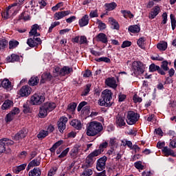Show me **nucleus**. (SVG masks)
<instances>
[{"label": "nucleus", "mask_w": 176, "mask_h": 176, "mask_svg": "<svg viewBox=\"0 0 176 176\" xmlns=\"http://www.w3.org/2000/svg\"><path fill=\"white\" fill-rule=\"evenodd\" d=\"M102 130H104V127L101 122L92 121L87 126L86 134L88 137H96V135H100Z\"/></svg>", "instance_id": "obj_1"}, {"label": "nucleus", "mask_w": 176, "mask_h": 176, "mask_svg": "<svg viewBox=\"0 0 176 176\" xmlns=\"http://www.w3.org/2000/svg\"><path fill=\"white\" fill-rule=\"evenodd\" d=\"M132 72L135 76H138V75H142L145 72V65H144L140 61H134L132 63Z\"/></svg>", "instance_id": "obj_2"}, {"label": "nucleus", "mask_w": 176, "mask_h": 176, "mask_svg": "<svg viewBox=\"0 0 176 176\" xmlns=\"http://www.w3.org/2000/svg\"><path fill=\"white\" fill-rule=\"evenodd\" d=\"M74 72L72 67L68 66H64L61 69L59 67H55L54 69V76H65V75H69L72 72Z\"/></svg>", "instance_id": "obj_3"}, {"label": "nucleus", "mask_w": 176, "mask_h": 176, "mask_svg": "<svg viewBox=\"0 0 176 176\" xmlns=\"http://www.w3.org/2000/svg\"><path fill=\"white\" fill-rule=\"evenodd\" d=\"M139 119L140 115H138V113L133 111H129L127 112L126 120L127 124H135V123H137V122H138Z\"/></svg>", "instance_id": "obj_4"}, {"label": "nucleus", "mask_w": 176, "mask_h": 176, "mask_svg": "<svg viewBox=\"0 0 176 176\" xmlns=\"http://www.w3.org/2000/svg\"><path fill=\"white\" fill-rule=\"evenodd\" d=\"M13 144H14V142L12 140L6 138L0 140V154L3 153V152H6V150L9 149V146H10V145H13Z\"/></svg>", "instance_id": "obj_5"}, {"label": "nucleus", "mask_w": 176, "mask_h": 176, "mask_svg": "<svg viewBox=\"0 0 176 176\" xmlns=\"http://www.w3.org/2000/svg\"><path fill=\"white\" fill-rule=\"evenodd\" d=\"M45 101V96L34 94L30 98V102L32 105H41Z\"/></svg>", "instance_id": "obj_6"}, {"label": "nucleus", "mask_w": 176, "mask_h": 176, "mask_svg": "<svg viewBox=\"0 0 176 176\" xmlns=\"http://www.w3.org/2000/svg\"><path fill=\"white\" fill-rule=\"evenodd\" d=\"M107 158L106 156L100 157L97 161L96 168L98 171H102L105 168V164L107 163Z\"/></svg>", "instance_id": "obj_7"}, {"label": "nucleus", "mask_w": 176, "mask_h": 176, "mask_svg": "<svg viewBox=\"0 0 176 176\" xmlns=\"http://www.w3.org/2000/svg\"><path fill=\"white\" fill-rule=\"evenodd\" d=\"M68 122V118L66 117H62L59 119L58 122V129L60 133H64V129L66 127V123Z\"/></svg>", "instance_id": "obj_8"}, {"label": "nucleus", "mask_w": 176, "mask_h": 176, "mask_svg": "<svg viewBox=\"0 0 176 176\" xmlns=\"http://www.w3.org/2000/svg\"><path fill=\"white\" fill-rule=\"evenodd\" d=\"M79 152H83V146L76 144L70 151V156H72V157H76Z\"/></svg>", "instance_id": "obj_9"}, {"label": "nucleus", "mask_w": 176, "mask_h": 176, "mask_svg": "<svg viewBox=\"0 0 176 176\" xmlns=\"http://www.w3.org/2000/svg\"><path fill=\"white\" fill-rule=\"evenodd\" d=\"M0 87H3V89H5L6 90H7V91H10V90L13 89V87L12 86V82L6 78L3 79L1 81Z\"/></svg>", "instance_id": "obj_10"}, {"label": "nucleus", "mask_w": 176, "mask_h": 176, "mask_svg": "<svg viewBox=\"0 0 176 176\" xmlns=\"http://www.w3.org/2000/svg\"><path fill=\"white\" fill-rule=\"evenodd\" d=\"M68 14H71V11L67 10L58 12L54 14V19H55V20H61V19H63L65 16H68Z\"/></svg>", "instance_id": "obj_11"}, {"label": "nucleus", "mask_w": 176, "mask_h": 176, "mask_svg": "<svg viewBox=\"0 0 176 176\" xmlns=\"http://www.w3.org/2000/svg\"><path fill=\"white\" fill-rule=\"evenodd\" d=\"M112 91L109 89H104L102 92V98L109 101V102H112Z\"/></svg>", "instance_id": "obj_12"}, {"label": "nucleus", "mask_w": 176, "mask_h": 176, "mask_svg": "<svg viewBox=\"0 0 176 176\" xmlns=\"http://www.w3.org/2000/svg\"><path fill=\"white\" fill-rule=\"evenodd\" d=\"M19 94L21 97H28L31 94V87L29 86H23L19 91Z\"/></svg>", "instance_id": "obj_13"}, {"label": "nucleus", "mask_w": 176, "mask_h": 176, "mask_svg": "<svg viewBox=\"0 0 176 176\" xmlns=\"http://www.w3.org/2000/svg\"><path fill=\"white\" fill-rule=\"evenodd\" d=\"M27 137V131L25 129H23L19 131L14 136V140L15 141H20L23 140V138H25Z\"/></svg>", "instance_id": "obj_14"}, {"label": "nucleus", "mask_w": 176, "mask_h": 176, "mask_svg": "<svg viewBox=\"0 0 176 176\" xmlns=\"http://www.w3.org/2000/svg\"><path fill=\"white\" fill-rule=\"evenodd\" d=\"M105 85L112 89H116L118 84H116V80L114 78H108L105 80Z\"/></svg>", "instance_id": "obj_15"}, {"label": "nucleus", "mask_w": 176, "mask_h": 176, "mask_svg": "<svg viewBox=\"0 0 176 176\" xmlns=\"http://www.w3.org/2000/svg\"><path fill=\"white\" fill-rule=\"evenodd\" d=\"M39 164H41V158H35L34 160H32L28 165V171H29V170H31L32 167H37L38 166H39Z\"/></svg>", "instance_id": "obj_16"}, {"label": "nucleus", "mask_w": 176, "mask_h": 176, "mask_svg": "<svg viewBox=\"0 0 176 176\" xmlns=\"http://www.w3.org/2000/svg\"><path fill=\"white\" fill-rule=\"evenodd\" d=\"M162 152L165 156L168 157V156H173V157H176V154L174 152V151L171 150V148H168L167 146H165L162 148Z\"/></svg>", "instance_id": "obj_17"}, {"label": "nucleus", "mask_w": 176, "mask_h": 176, "mask_svg": "<svg viewBox=\"0 0 176 176\" xmlns=\"http://www.w3.org/2000/svg\"><path fill=\"white\" fill-rule=\"evenodd\" d=\"M39 25L38 24H34L32 26V30L30 32V36H39L41 34L38 32V30H39Z\"/></svg>", "instance_id": "obj_18"}, {"label": "nucleus", "mask_w": 176, "mask_h": 176, "mask_svg": "<svg viewBox=\"0 0 176 176\" xmlns=\"http://www.w3.org/2000/svg\"><path fill=\"white\" fill-rule=\"evenodd\" d=\"M53 78V76L50 75V73L45 72L42 74L41 83H46V82L50 81Z\"/></svg>", "instance_id": "obj_19"}, {"label": "nucleus", "mask_w": 176, "mask_h": 176, "mask_svg": "<svg viewBox=\"0 0 176 176\" xmlns=\"http://www.w3.org/2000/svg\"><path fill=\"white\" fill-rule=\"evenodd\" d=\"M97 41L98 42H102V43H108V37L104 33H100L96 36Z\"/></svg>", "instance_id": "obj_20"}, {"label": "nucleus", "mask_w": 176, "mask_h": 176, "mask_svg": "<svg viewBox=\"0 0 176 176\" xmlns=\"http://www.w3.org/2000/svg\"><path fill=\"white\" fill-rule=\"evenodd\" d=\"M43 106L45 107L48 112H52V111L56 109V103L52 102H47Z\"/></svg>", "instance_id": "obj_21"}, {"label": "nucleus", "mask_w": 176, "mask_h": 176, "mask_svg": "<svg viewBox=\"0 0 176 176\" xmlns=\"http://www.w3.org/2000/svg\"><path fill=\"white\" fill-rule=\"evenodd\" d=\"M20 60V56L16 54H12L11 56L6 58L7 63H14Z\"/></svg>", "instance_id": "obj_22"}, {"label": "nucleus", "mask_w": 176, "mask_h": 176, "mask_svg": "<svg viewBox=\"0 0 176 176\" xmlns=\"http://www.w3.org/2000/svg\"><path fill=\"white\" fill-rule=\"evenodd\" d=\"M79 25L80 27H85L89 24V15H85L79 20Z\"/></svg>", "instance_id": "obj_23"}, {"label": "nucleus", "mask_w": 176, "mask_h": 176, "mask_svg": "<svg viewBox=\"0 0 176 176\" xmlns=\"http://www.w3.org/2000/svg\"><path fill=\"white\" fill-rule=\"evenodd\" d=\"M98 105L100 107H111L113 102H109L108 100H106V99L102 98V99H100L98 102Z\"/></svg>", "instance_id": "obj_24"}, {"label": "nucleus", "mask_w": 176, "mask_h": 176, "mask_svg": "<svg viewBox=\"0 0 176 176\" xmlns=\"http://www.w3.org/2000/svg\"><path fill=\"white\" fill-rule=\"evenodd\" d=\"M160 12V8L159 6H155L153 10L150 12L148 17L149 19H155V16L159 14Z\"/></svg>", "instance_id": "obj_25"}, {"label": "nucleus", "mask_w": 176, "mask_h": 176, "mask_svg": "<svg viewBox=\"0 0 176 176\" xmlns=\"http://www.w3.org/2000/svg\"><path fill=\"white\" fill-rule=\"evenodd\" d=\"M109 24H111L113 30H119L120 28V25L119 23H118V21H116V20H115V19L110 17L109 18Z\"/></svg>", "instance_id": "obj_26"}, {"label": "nucleus", "mask_w": 176, "mask_h": 176, "mask_svg": "<svg viewBox=\"0 0 176 176\" xmlns=\"http://www.w3.org/2000/svg\"><path fill=\"white\" fill-rule=\"evenodd\" d=\"M70 124L74 127V129H76V130H80V129H82V122L78 120H73L70 122Z\"/></svg>", "instance_id": "obj_27"}, {"label": "nucleus", "mask_w": 176, "mask_h": 176, "mask_svg": "<svg viewBox=\"0 0 176 176\" xmlns=\"http://www.w3.org/2000/svg\"><path fill=\"white\" fill-rule=\"evenodd\" d=\"M129 32H131L132 34H138L140 31H141V28L138 25H133L129 27Z\"/></svg>", "instance_id": "obj_28"}, {"label": "nucleus", "mask_w": 176, "mask_h": 176, "mask_svg": "<svg viewBox=\"0 0 176 176\" xmlns=\"http://www.w3.org/2000/svg\"><path fill=\"white\" fill-rule=\"evenodd\" d=\"M157 48L160 52H164L167 49V42L161 41L157 44Z\"/></svg>", "instance_id": "obj_29"}, {"label": "nucleus", "mask_w": 176, "mask_h": 176, "mask_svg": "<svg viewBox=\"0 0 176 176\" xmlns=\"http://www.w3.org/2000/svg\"><path fill=\"white\" fill-rule=\"evenodd\" d=\"M116 123L119 127H122V126H126V122H124V118L120 117V116H118L116 119Z\"/></svg>", "instance_id": "obj_30"}, {"label": "nucleus", "mask_w": 176, "mask_h": 176, "mask_svg": "<svg viewBox=\"0 0 176 176\" xmlns=\"http://www.w3.org/2000/svg\"><path fill=\"white\" fill-rule=\"evenodd\" d=\"M93 163H94V158L92 157V155H91V154H89L85 160L87 167H91Z\"/></svg>", "instance_id": "obj_31"}, {"label": "nucleus", "mask_w": 176, "mask_h": 176, "mask_svg": "<svg viewBox=\"0 0 176 176\" xmlns=\"http://www.w3.org/2000/svg\"><path fill=\"white\" fill-rule=\"evenodd\" d=\"M25 167H27V164H22L15 168H13L14 173L15 174H19L20 171H23V170H25Z\"/></svg>", "instance_id": "obj_32"}, {"label": "nucleus", "mask_w": 176, "mask_h": 176, "mask_svg": "<svg viewBox=\"0 0 176 176\" xmlns=\"http://www.w3.org/2000/svg\"><path fill=\"white\" fill-rule=\"evenodd\" d=\"M49 111L46 109V108L43 105L41 108H40V111H39V114L38 116L39 118H45V116H47V113Z\"/></svg>", "instance_id": "obj_33"}, {"label": "nucleus", "mask_w": 176, "mask_h": 176, "mask_svg": "<svg viewBox=\"0 0 176 176\" xmlns=\"http://www.w3.org/2000/svg\"><path fill=\"white\" fill-rule=\"evenodd\" d=\"M17 5H18L17 3H14L12 6H8L6 11H7V14L10 15V17H11V16H13V14L14 13V6H17Z\"/></svg>", "instance_id": "obj_34"}, {"label": "nucleus", "mask_w": 176, "mask_h": 176, "mask_svg": "<svg viewBox=\"0 0 176 176\" xmlns=\"http://www.w3.org/2000/svg\"><path fill=\"white\" fill-rule=\"evenodd\" d=\"M29 176H41V170L39 168H34L29 172Z\"/></svg>", "instance_id": "obj_35"}, {"label": "nucleus", "mask_w": 176, "mask_h": 176, "mask_svg": "<svg viewBox=\"0 0 176 176\" xmlns=\"http://www.w3.org/2000/svg\"><path fill=\"white\" fill-rule=\"evenodd\" d=\"M47 135H49V132L47 131L41 130L37 135V138H38V140H43V138L47 137Z\"/></svg>", "instance_id": "obj_36"}, {"label": "nucleus", "mask_w": 176, "mask_h": 176, "mask_svg": "<svg viewBox=\"0 0 176 176\" xmlns=\"http://www.w3.org/2000/svg\"><path fill=\"white\" fill-rule=\"evenodd\" d=\"M145 41H146L145 37H141L138 40L137 45L139 47H141V49H144V47H145Z\"/></svg>", "instance_id": "obj_37"}, {"label": "nucleus", "mask_w": 176, "mask_h": 176, "mask_svg": "<svg viewBox=\"0 0 176 176\" xmlns=\"http://www.w3.org/2000/svg\"><path fill=\"white\" fill-rule=\"evenodd\" d=\"M12 105H13V102H12V100H7L4 102L1 108L2 109H9Z\"/></svg>", "instance_id": "obj_38"}, {"label": "nucleus", "mask_w": 176, "mask_h": 176, "mask_svg": "<svg viewBox=\"0 0 176 176\" xmlns=\"http://www.w3.org/2000/svg\"><path fill=\"white\" fill-rule=\"evenodd\" d=\"M27 44L30 47H35V46H38V43L35 41L34 37L33 38H28L27 41Z\"/></svg>", "instance_id": "obj_39"}, {"label": "nucleus", "mask_w": 176, "mask_h": 176, "mask_svg": "<svg viewBox=\"0 0 176 176\" xmlns=\"http://www.w3.org/2000/svg\"><path fill=\"white\" fill-rule=\"evenodd\" d=\"M105 6L107 8L106 10H109V12H111V10H113L114 9H116L118 5L116 4V3L113 2L110 3H106Z\"/></svg>", "instance_id": "obj_40"}, {"label": "nucleus", "mask_w": 176, "mask_h": 176, "mask_svg": "<svg viewBox=\"0 0 176 176\" xmlns=\"http://www.w3.org/2000/svg\"><path fill=\"white\" fill-rule=\"evenodd\" d=\"M38 82H39L38 77H32L29 80V85L30 86H35L38 85Z\"/></svg>", "instance_id": "obj_41"}, {"label": "nucleus", "mask_w": 176, "mask_h": 176, "mask_svg": "<svg viewBox=\"0 0 176 176\" xmlns=\"http://www.w3.org/2000/svg\"><path fill=\"white\" fill-rule=\"evenodd\" d=\"M121 13H122L125 19H127L129 17V19H133L134 17V15L131 14V12L127 11V10H121Z\"/></svg>", "instance_id": "obj_42"}, {"label": "nucleus", "mask_w": 176, "mask_h": 176, "mask_svg": "<svg viewBox=\"0 0 176 176\" xmlns=\"http://www.w3.org/2000/svg\"><path fill=\"white\" fill-rule=\"evenodd\" d=\"M63 144V140H59L58 142H56L53 146L52 147L50 148V151L51 152H55L56 148H58V146H60V145H61Z\"/></svg>", "instance_id": "obj_43"}, {"label": "nucleus", "mask_w": 176, "mask_h": 176, "mask_svg": "<svg viewBox=\"0 0 176 176\" xmlns=\"http://www.w3.org/2000/svg\"><path fill=\"white\" fill-rule=\"evenodd\" d=\"M8 46V41L3 38L0 41V50H5V48Z\"/></svg>", "instance_id": "obj_44"}, {"label": "nucleus", "mask_w": 176, "mask_h": 176, "mask_svg": "<svg viewBox=\"0 0 176 176\" xmlns=\"http://www.w3.org/2000/svg\"><path fill=\"white\" fill-rule=\"evenodd\" d=\"M19 46V41H10L9 42V49H15Z\"/></svg>", "instance_id": "obj_45"}, {"label": "nucleus", "mask_w": 176, "mask_h": 176, "mask_svg": "<svg viewBox=\"0 0 176 176\" xmlns=\"http://www.w3.org/2000/svg\"><path fill=\"white\" fill-rule=\"evenodd\" d=\"M21 20H24V21H27L30 20V14H28V12H24L21 14L20 16Z\"/></svg>", "instance_id": "obj_46"}, {"label": "nucleus", "mask_w": 176, "mask_h": 176, "mask_svg": "<svg viewBox=\"0 0 176 176\" xmlns=\"http://www.w3.org/2000/svg\"><path fill=\"white\" fill-rule=\"evenodd\" d=\"M97 24L98 25V28H99V30H105L107 28V25L100 20H97Z\"/></svg>", "instance_id": "obj_47"}, {"label": "nucleus", "mask_w": 176, "mask_h": 176, "mask_svg": "<svg viewBox=\"0 0 176 176\" xmlns=\"http://www.w3.org/2000/svg\"><path fill=\"white\" fill-rule=\"evenodd\" d=\"M159 69H160V67H159L153 63L149 66V71L151 72H155V71H159Z\"/></svg>", "instance_id": "obj_48"}, {"label": "nucleus", "mask_w": 176, "mask_h": 176, "mask_svg": "<svg viewBox=\"0 0 176 176\" xmlns=\"http://www.w3.org/2000/svg\"><path fill=\"white\" fill-rule=\"evenodd\" d=\"M118 145V140L115 138H111L109 140V146L111 148H113V146H116Z\"/></svg>", "instance_id": "obj_49"}, {"label": "nucleus", "mask_w": 176, "mask_h": 176, "mask_svg": "<svg viewBox=\"0 0 176 176\" xmlns=\"http://www.w3.org/2000/svg\"><path fill=\"white\" fill-rule=\"evenodd\" d=\"M170 20H171V25H172V30H175L176 27V21H175V16H174V14H171L170 15Z\"/></svg>", "instance_id": "obj_50"}, {"label": "nucleus", "mask_w": 176, "mask_h": 176, "mask_svg": "<svg viewBox=\"0 0 176 176\" xmlns=\"http://www.w3.org/2000/svg\"><path fill=\"white\" fill-rule=\"evenodd\" d=\"M93 175V170L91 169H85L82 173L81 176H90Z\"/></svg>", "instance_id": "obj_51"}, {"label": "nucleus", "mask_w": 176, "mask_h": 176, "mask_svg": "<svg viewBox=\"0 0 176 176\" xmlns=\"http://www.w3.org/2000/svg\"><path fill=\"white\" fill-rule=\"evenodd\" d=\"M134 166L138 170H144V165H142V162L141 161L135 162Z\"/></svg>", "instance_id": "obj_52"}, {"label": "nucleus", "mask_w": 176, "mask_h": 176, "mask_svg": "<svg viewBox=\"0 0 176 176\" xmlns=\"http://www.w3.org/2000/svg\"><path fill=\"white\" fill-rule=\"evenodd\" d=\"M102 153V151L101 150H99V148H98V149H97V150H95V151H93L92 153H91L89 155H90L91 156H92V157L94 158V157H97V156L101 155Z\"/></svg>", "instance_id": "obj_53"}, {"label": "nucleus", "mask_w": 176, "mask_h": 176, "mask_svg": "<svg viewBox=\"0 0 176 176\" xmlns=\"http://www.w3.org/2000/svg\"><path fill=\"white\" fill-rule=\"evenodd\" d=\"M96 61H97L98 63H101L102 61L103 63H111V59L107 57H101L96 59Z\"/></svg>", "instance_id": "obj_54"}, {"label": "nucleus", "mask_w": 176, "mask_h": 176, "mask_svg": "<svg viewBox=\"0 0 176 176\" xmlns=\"http://www.w3.org/2000/svg\"><path fill=\"white\" fill-rule=\"evenodd\" d=\"M161 67L162 68V69H164V71H168V62H167L166 60H164L162 63Z\"/></svg>", "instance_id": "obj_55"}, {"label": "nucleus", "mask_w": 176, "mask_h": 176, "mask_svg": "<svg viewBox=\"0 0 176 176\" xmlns=\"http://www.w3.org/2000/svg\"><path fill=\"white\" fill-rule=\"evenodd\" d=\"M63 5L64 4L63 3V2H60V3H57L56 6H53L52 8V10L53 12H56V11L58 10V9H60V8H61V6H63Z\"/></svg>", "instance_id": "obj_56"}, {"label": "nucleus", "mask_w": 176, "mask_h": 176, "mask_svg": "<svg viewBox=\"0 0 176 176\" xmlns=\"http://www.w3.org/2000/svg\"><path fill=\"white\" fill-rule=\"evenodd\" d=\"M68 152H69V148H67L66 149H65L59 155L58 157H60V159L63 157H65V156H67V155H68Z\"/></svg>", "instance_id": "obj_57"}, {"label": "nucleus", "mask_w": 176, "mask_h": 176, "mask_svg": "<svg viewBox=\"0 0 176 176\" xmlns=\"http://www.w3.org/2000/svg\"><path fill=\"white\" fill-rule=\"evenodd\" d=\"M106 148H108V142H104L99 146V150L102 151V152H104V149Z\"/></svg>", "instance_id": "obj_58"}, {"label": "nucleus", "mask_w": 176, "mask_h": 176, "mask_svg": "<svg viewBox=\"0 0 176 176\" xmlns=\"http://www.w3.org/2000/svg\"><path fill=\"white\" fill-rule=\"evenodd\" d=\"M57 166L52 167L48 172V176L54 175V174H56V172L57 171Z\"/></svg>", "instance_id": "obj_59"}, {"label": "nucleus", "mask_w": 176, "mask_h": 176, "mask_svg": "<svg viewBox=\"0 0 176 176\" xmlns=\"http://www.w3.org/2000/svg\"><path fill=\"white\" fill-rule=\"evenodd\" d=\"M89 17H91V19H93L94 17H98V11L97 10L91 11Z\"/></svg>", "instance_id": "obj_60"}, {"label": "nucleus", "mask_w": 176, "mask_h": 176, "mask_svg": "<svg viewBox=\"0 0 176 176\" xmlns=\"http://www.w3.org/2000/svg\"><path fill=\"white\" fill-rule=\"evenodd\" d=\"M68 111H70V112H74L75 109H76V104L72 103L68 105L67 107Z\"/></svg>", "instance_id": "obj_61"}, {"label": "nucleus", "mask_w": 176, "mask_h": 176, "mask_svg": "<svg viewBox=\"0 0 176 176\" xmlns=\"http://www.w3.org/2000/svg\"><path fill=\"white\" fill-rule=\"evenodd\" d=\"M13 119H14V116H12L11 113H9L8 114L6 115V122H12Z\"/></svg>", "instance_id": "obj_62"}, {"label": "nucleus", "mask_w": 176, "mask_h": 176, "mask_svg": "<svg viewBox=\"0 0 176 176\" xmlns=\"http://www.w3.org/2000/svg\"><path fill=\"white\" fill-rule=\"evenodd\" d=\"M142 176H152L153 175V171L152 170H145L142 173Z\"/></svg>", "instance_id": "obj_63"}, {"label": "nucleus", "mask_w": 176, "mask_h": 176, "mask_svg": "<svg viewBox=\"0 0 176 176\" xmlns=\"http://www.w3.org/2000/svg\"><path fill=\"white\" fill-rule=\"evenodd\" d=\"M169 146L170 148H176V138H174L173 140H170Z\"/></svg>", "instance_id": "obj_64"}]
</instances>
